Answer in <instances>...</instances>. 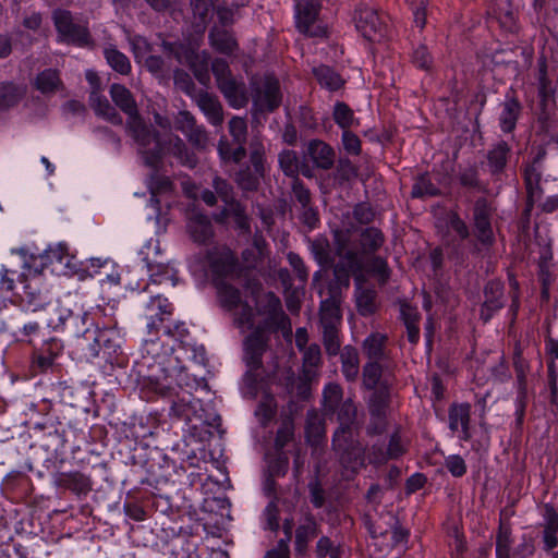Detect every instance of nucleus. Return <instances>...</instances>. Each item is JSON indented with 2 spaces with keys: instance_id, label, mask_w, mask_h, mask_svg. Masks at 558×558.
Masks as SVG:
<instances>
[{
  "instance_id": "f257e3e1",
  "label": "nucleus",
  "mask_w": 558,
  "mask_h": 558,
  "mask_svg": "<svg viewBox=\"0 0 558 558\" xmlns=\"http://www.w3.org/2000/svg\"><path fill=\"white\" fill-rule=\"evenodd\" d=\"M494 207L486 197H478L472 208L473 238L470 226L457 211H449L447 216L448 227L454 232V236H445L442 245L448 252L449 258H458L462 254V245L469 242L471 253L478 254L483 248L489 250L496 243L493 229Z\"/></svg>"
},
{
  "instance_id": "f03ea898",
  "label": "nucleus",
  "mask_w": 558,
  "mask_h": 558,
  "mask_svg": "<svg viewBox=\"0 0 558 558\" xmlns=\"http://www.w3.org/2000/svg\"><path fill=\"white\" fill-rule=\"evenodd\" d=\"M388 336L381 332H372L362 342V352L367 362L362 368L363 388H376L385 380L396 384V365L384 364L383 361L389 357L387 350Z\"/></svg>"
},
{
  "instance_id": "7ed1b4c3",
  "label": "nucleus",
  "mask_w": 558,
  "mask_h": 558,
  "mask_svg": "<svg viewBox=\"0 0 558 558\" xmlns=\"http://www.w3.org/2000/svg\"><path fill=\"white\" fill-rule=\"evenodd\" d=\"M126 129L138 145L144 165L150 169L162 166L165 146L159 132L151 124L146 123L142 116L133 121H126Z\"/></svg>"
},
{
  "instance_id": "20e7f679",
  "label": "nucleus",
  "mask_w": 558,
  "mask_h": 558,
  "mask_svg": "<svg viewBox=\"0 0 558 558\" xmlns=\"http://www.w3.org/2000/svg\"><path fill=\"white\" fill-rule=\"evenodd\" d=\"M331 447L345 470L356 473L365 466V447L360 441V429L336 428Z\"/></svg>"
},
{
  "instance_id": "39448f33",
  "label": "nucleus",
  "mask_w": 558,
  "mask_h": 558,
  "mask_svg": "<svg viewBox=\"0 0 558 558\" xmlns=\"http://www.w3.org/2000/svg\"><path fill=\"white\" fill-rule=\"evenodd\" d=\"M395 384L387 380L376 388H365L371 391L367 400L369 421L366 426L367 436H378L386 433L388 428V411L391 404V390Z\"/></svg>"
},
{
  "instance_id": "423d86ee",
  "label": "nucleus",
  "mask_w": 558,
  "mask_h": 558,
  "mask_svg": "<svg viewBox=\"0 0 558 558\" xmlns=\"http://www.w3.org/2000/svg\"><path fill=\"white\" fill-rule=\"evenodd\" d=\"M208 260L213 284L235 281L239 276L245 274V266L240 264L235 253L229 248L209 253Z\"/></svg>"
},
{
  "instance_id": "0eeeda50",
  "label": "nucleus",
  "mask_w": 558,
  "mask_h": 558,
  "mask_svg": "<svg viewBox=\"0 0 558 558\" xmlns=\"http://www.w3.org/2000/svg\"><path fill=\"white\" fill-rule=\"evenodd\" d=\"M52 19L63 41L78 47H86L93 43L88 27L85 24L75 23L70 11L59 9L53 12Z\"/></svg>"
},
{
  "instance_id": "6e6552de",
  "label": "nucleus",
  "mask_w": 558,
  "mask_h": 558,
  "mask_svg": "<svg viewBox=\"0 0 558 558\" xmlns=\"http://www.w3.org/2000/svg\"><path fill=\"white\" fill-rule=\"evenodd\" d=\"M322 10V0H299L295 4L296 28L308 37L323 38L327 28L317 24Z\"/></svg>"
},
{
  "instance_id": "1a4fd4ad",
  "label": "nucleus",
  "mask_w": 558,
  "mask_h": 558,
  "mask_svg": "<svg viewBox=\"0 0 558 558\" xmlns=\"http://www.w3.org/2000/svg\"><path fill=\"white\" fill-rule=\"evenodd\" d=\"M356 29L369 41H380L387 36L388 26L377 10L360 7L354 14Z\"/></svg>"
},
{
  "instance_id": "9d476101",
  "label": "nucleus",
  "mask_w": 558,
  "mask_h": 558,
  "mask_svg": "<svg viewBox=\"0 0 558 558\" xmlns=\"http://www.w3.org/2000/svg\"><path fill=\"white\" fill-rule=\"evenodd\" d=\"M282 102L280 84L274 75H266L263 87L257 88L253 97V110L255 113L276 111Z\"/></svg>"
},
{
  "instance_id": "9b49d317",
  "label": "nucleus",
  "mask_w": 558,
  "mask_h": 558,
  "mask_svg": "<svg viewBox=\"0 0 558 558\" xmlns=\"http://www.w3.org/2000/svg\"><path fill=\"white\" fill-rule=\"evenodd\" d=\"M545 157V150H539L531 162H527L522 169L523 182L526 191V198L539 199L543 195L542 181V160Z\"/></svg>"
},
{
  "instance_id": "f8f14e48",
  "label": "nucleus",
  "mask_w": 558,
  "mask_h": 558,
  "mask_svg": "<svg viewBox=\"0 0 558 558\" xmlns=\"http://www.w3.org/2000/svg\"><path fill=\"white\" fill-rule=\"evenodd\" d=\"M504 283L499 280H489L483 290L484 302L481 306L480 317L487 323L494 314L504 307Z\"/></svg>"
},
{
  "instance_id": "ddd939ff",
  "label": "nucleus",
  "mask_w": 558,
  "mask_h": 558,
  "mask_svg": "<svg viewBox=\"0 0 558 558\" xmlns=\"http://www.w3.org/2000/svg\"><path fill=\"white\" fill-rule=\"evenodd\" d=\"M270 338H263L259 331H252L243 340V362L253 367H263V356L269 348Z\"/></svg>"
},
{
  "instance_id": "4468645a",
  "label": "nucleus",
  "mask_w": 558,
  "mask_h": 558,
  "mask_svg": "<svg viewBox=\"0 0 558 558\" xmlns=\"http://www.w3.org/2000/svg\"><path fill=\"white\" fill-rule=\"evenodd\" d=\"M54 485L58 488L71 490L76 496H86L93 489L92 478L80 472H58L54 476Z\"/></svg>"
},
{
  "instance_id": "2eb2a0df",
  "label": "nucleus",
  "mask_w": 558,
  "mask_h": 558,
  "mask_svg": "<svg viewBox=\"0 0 558 558\" xmlns=\"http://www.w3.org/2000/svg\"><path fill=\"white\" fill-rule=\"evenodd\" d=\"M502 111L499 117L500 129L505 133H511L522 112V105L517 97V93L510 89L501 104Z\"/></svg>"
},
{
  "instance_id": "dca6fc26",
  "label": "nucleus",
  "mask_w": 558,
  "mask_h": 558,
  "mask_svg": "<svg viewBox=\"0 0 558 558\" xmlns=\"http://www.w3.org/2000/svg\"><path fill=\"white\" fill-rule=\"evenodd\" d=\"M109 94L114 106L128 116L126 121H133L141 117L136 100L128 87L119 83H113L110 86Z\"/></svg>"
},
{
  "instance_id": "f3484780",
  "label": "nucleus",
  "mask_w": 558,
  "mask_h": 558,
  "mask_svg": "<svg viewBox=\"0 0 558 558\" xmlns=\"http://www.w3.org/2000/svg\"><path fill=\"white\" fill-rule=\"evenodd\" d=\"M217 86L232 108H244L248 104L246 85L242 80L228 77Z\"/></svg>"
},
{
  "instance_id": "a211bd4d",
  "label": "nucleus",
  "mask_w": 558,
  "mask_h": 558,
  "mask_svg": "<svg viewBox=\"0 0 558 558\" xmlns=\"http://www.w3.org/2000/svg\"><path fill=\"white\" fill-rule=\"evenodd\" d=\"M320 533V526L312 513H307L304 522L295 530L294 549L298 555H305L308 550L310 542Z\"/></svg>"
},
{
  "instance_id": "6ab92c4d",
  "label": "nucleus",
  "mask_w": 558,
  "mask_h": 558,
  "mask_svg": "<svg viewBox=\"0 0 558 558\" xmlns=\"http://www.w3.org/2000/svg\"><path fill=\"white\" fill-rule=\"evenodd\" d=\"M449 428L456 433L461 425L460 438L464 441L471 439L470 422H471V405L469 403H452L448 411Z\"/></svg>"
},
{
  "instance_id": "aec40b11",
  "label": "nucleus",
  "mask_w": 558,
  "mask_h": 558,
  "mask_svg": "<svg viewBox=\"0 0 558 558\" xmlns=\"http://www.w3.org/2000/svg\"><path fill=\"white\" fill-rule=\"evenodd\" d=\"M511 156V146L506 141H499L487 151L486 159L492 177L499 178L507 168Z\"/></svg>"
},
{
  "instance_id": "412c9836",
  "label": "nucleus",
  "mask_w": 558,
  "mask_h": 558,
  "mask_svg": "<svg viewBox=\"0 0 558 558\" xmlns=\"http://www.w3.org/2000/svg\"><path fill=\"white\" fill-rule=\"evenodd\" d=\"M307 154L314 165L319 169L329 170L335 165V149L322 140L310 141L307 145Z\"/></svg>"
},
{
  "instance_id": "4be33fe9",
  "label": "nucleus",
  "mask_w": 558,
  "mask_h": 558,
  "mask_svg": "<svg viewBox=\"0 0 558 558\" xmlns=\"http://www.w3.org/2000/svg\"><path fill=\"white\" fill-rule=\"evenodd\" d=\"M36 262L37 258L34 256L27 257L26 255H19L10 259L9 266L5 269L11 276L15 277L19 282L24 283L29 276H37L41 272V269L34 266Z\"/></svg>"
},
{
  "instance_id": "5701e85b",
  "label": "nucleus",
  "mask_w": 558,
  "mask_h": 558,
  "mask_svg": "<svg viewBox=\"0 0 558 558\" xmlns=\"http://www.w3.org/2000/svg\"><path fill=\"white\" fill-rule=\"evenodd\" d=\"M208 39L216 51L226 56H231L239 49L233 32L225 28L213 27L209 31Z\"/></svg>"
},
{
  "instance_id": "b1692460",
  "label": "nucleus",
  "mask_w": 558,
  "mask_h": 558,
  "mask_svg": "<svg viewBox=\"0 0 558 558\" xmlns=\"http://www.w3.org/2000/svg\"><path fill=\"white\" fill-rule=\"evenodd\" d=\"M187 230L192 240L198 244H208L214 238L210 219L204 214H196L190 218Z\"/></svg>"
},
{
  "instance_id": "393cba45",
  "label": "nucleus",
  "mask_w": 558,
  "mask_h": 558,
  "mask_svg": "<svg viewBox=\"0 0 558 558\" xmlns=\"http://www.w3.org/2000/svg\"><path fill=\"white\" fill-rule=\"evenodd\" d=\"M329 296L322 301L319 322L322 327H340L342 314L340 308L341 295L328 294Z\"/></svg>"
},
{
  "instance_id": "a878e982",
  "label": "nucleus",
  "mask_w": 558,
  "mask_h": 558,
  "mask_svg": "<svg viewBox=\"0 0 558 558\" xmlns=\"http://www.w3.org/2000/svg\"><path fill=\"white\" fill-rule=\"evenodd\" d=\"M196 102L211 124L220 125L223 122V109L217 96L201 90L196 96Z\"/></svg>"
},
{
  "instance_id": "bb28decb",
  "label": "nucleus",
  "mask_w": 558,
  "mask_h": 558,
  "mask_svg": "<svg viewBox=\"0 0 558 558\" xmlns=\"http://www.w3.org/2000/svg\"><path fill=\"white\" fill-rule=\"evenodd\" d=\"M385 243L383 231L375 227L362 229L356 247L360 248L362 255H374Z\"/></svg>"
},
{
  "instance_id": "cd10ccee",
  "label": "nucleus",
  "mask_w": 558,
  "mask_h": 558,
  "mask_svg": "<svg viewBox=\"0 0 558 558\" xmlns=\"http://www.w3.org/2000/svg\"><path fill=\"white\" fill-rule=\"evenodd\" d=\"M302 369L306 378H318L319 368L323 365V356L319 344L311 343L307 348L303 349Z\"/></svg>"
},
{
  "instance_id": "c85d7f7f",
  "label": "nucleus",
  "mask_w": 558,
  "mask_h": 558,
  "mask_svg": "<svg viewBox=\"0 0 558 558\" xmlns=\"http://www.w3.org/2000/svg\"><path fill=\"white\" fill-rule=\"evenodd\" d=\"M401 319L407 328V338L410 343L416 344L420 340L418 322L421 314L415 306L407 302L400 304Z\"/></svg>"
},
{
  "instance_id": "c756f323",
  "label": "nucleus",
  "mask_w": 558,
  "mask_h": 558,
  "mask_svg": "<svg viewBox=\"0 0 558 558\" xmlns=\"http://www.w3.org/2000/svg\"><path fill=\"white\" fill-rule=\"evenodd\" d=\"M312 74L322 87L330 92H337L345 84V80L331 66L326 64L314 66Z\"/></svg>"
},
{
  "instance_id": "7c9ffc66",
  "label": "nucleus",
  "mask_w": 558,
  "mask_h": 558,
  "mask_svg": "<svg viewBox=\"0 0 558 558\" xmlns=\"http://www.w3.org/2000/svg\"><path fill=\"white\" fill-rule=\"evenodd\" d=\"M343 260L332 263L333 278L328 283V294L341 295L342 289H349L351 276H354V270L347 267Z\"/></svg>"
},
{
  "instance_id": "2f4dec72",
  "label": "nucleus",
  "mask_w": 558,
  "mask_h": 558,
  "mask_svg": "<svg viewBox=\"0 0 558 558\" xmlns=\"http://www.w3.org/2000/svg\"><path fill=\"white\" fill-rule=\"evenodd\" d=\"M545 523L543 532L544 549L550 551L558 545V513L550 505L545 506Z\"/></svg>"
},
{
  "instance_id": "473e14b6",
  "label": "nucleus",
  "mask_w": 558,
  "mask_h": 558,
  "mask_svg": "<svg viewBox=\"0 0 558 558\" xmlns=\"http://www.w3.org/2000/svg\"><path fill=\"white\" fill-rule=\"evenodd\" d=\"M341 371L348 381H355L360 373L359 351L353 345H345L339 353Z\"/></svg>"
},
{
  "instance_id": "72a5a7b5",
  "label": "nucleus",
  "mask_w": 558,
  "mask_h": 558,
  "mask_svg": "<svg viewBox=\"0 0 558 558\" xmlns=\"http://www.w3.org/2000/svg\"><path fill=\"white\" fill-rule=\"evenodd\" d=\"M168 153L177 158L182 166L190 169H194L198 163L196 154L191 150L185 142L178 135L170 140Z\"/></svg>"
},
{
  "instance_id": "f704fd0d",
  "label": "nucleus",
  "mask_w": 558,
  "mask_h": 558,
  "mask_svg": "<svg viewBox=\"0 0 558 558\" xmlns=\"http://www.w3.org/2000/svg\"><path fill=\"white\" fill-rule=\"evenodd\" d=\"M214 287L217 290L219 303L226 311H235L243 302L240 290L232 286L231 282H218V284H214Z\"/></svg>"
},
{
  "instance_id": "c9c22d12",
  "label": "nucleus",
  "mask_w": 558,
  "mask_h": 558,
  "mask_svg": "<svg viewBox=\"0 0 558 558\" xmlns=\"http://www.w3.org/2000/svg\"><path fill=\"white\" fill-rule=\"evenodd\" d=\"M104 57L114 72L121 75H129L132 72V64L129 57L114 45H109L104 49Z\"/></svg>"
},
{
  "instance_id": "e433bc0d",
  "label": "nucleus",
  "mask_w": 558,
  "mask_h": 558,
  "mask_svg": "<svg viewBox=\"0 0 558 558\" xmlns=\"http://www.w3.org/2000/svg\"><path fill=\"white\" fill-rule=\"evenodd\" d=\"M337 421L339 426L337 428L360 429L357 422V408L352 399L344 400L337 409Z\"/></svg>"
},
{
  "instance_id": "4c0bfd02",
  "label": "nucleus",
  "mask_w": 558,
  "mask_h": 558,
  "mask_svg": "<svg viewBox=\"0 0 558 558\" xmlns=\"http://www.w3.org/2000/svg\"><path fill=\"white\" fill-rule=\"evenodd\" d=\"M494 14L501 28L509 33L518 31L517 14L509 0H497Z\"/></svg>"
},
{
  "instance_id": "58836bf2",
  "label": "nucleus",
  "mask_w": 558,
  "mask_h": 558,
  "mask_svg": "<svg viewBox=\"0 0 558 558\" xmlns=\"http://www.w3.org/2000/svg\"><path fill=\"white\" fill-rule=\"evenodd\" d=\"M90 101L97 116L104 118L113 125H122L123 119L121 114L105 96H100L98 93L94 95V99H90Z\"/></svg>"
},
{
  "instance_id": "ea45409f",
  "label": "nucleus",
  "mask_w": 558,
  "mask_h": 558,
  "mask_svg": "<svg viewBox=\"0 0 558 558\" xmlns=\"http://www.w3.org/2000/svg\"><path fill=\"white\" fill-rule=\"evenodd\" d=\"M209 53L207 51H196V58L191 59L186 65L193 72L194 77L199 84L207 86L210 82L209 75Z\"/></svg>"
},
{
  "instance_id": "a19ab883",
  "label": "nucleus",
  "mask_w": 558,
  "mask_h": 558,
  "mask_svg": "<svg viewBox=\"0 0 558 558\" xmlns=\"http://www.w3.org/2000/svg\"><path fill=\"white\" fill-rule=\"evenodd\" d=\"M62 86L59 71L46 69L38 73L35 80V87L43 94H52Z\"/></svg>"
},
{
  "instance_id": "79ce46f5",
  "label": "nucleus",
  "mask_w": 558,
  "mask_h": 558,
  "mask_svg": "<svg viewBox=\"0 0 558 558\" xmlns=\"http://www.w3.org/2000/svg\"><path fill=\"white\" fill-rule=\"evenodd\" d=\"M325 433L326 430L324 421L314 411L308 412L305 424L307 441L312 446H318L325 438Z\"/></svg>"
},
{
  "instance_id": "37998d69",
  "label": "nucleus",
  "mask_w": 558,
  "mask_h": 558,
  "mask_svg": "<svg viewBox=\"0 0 558 558\" xmlns=\"http://www.w3.org/2000/svg\"><path fill=\"white\" fill-rule=\"evenodd\" d=\"M253 331H259V336L263 338H270L271 333H277L279 331L291 332V323L290 319L281 322L277 316L267 315L264 320L254 325Z\"/></svg>"
},
{
  "instance_id": "c03bdc74",
  "label": "nucleus",
  "mask_w": 558,
  "mask_h": 558,
  "mask_svg": "<svg viewBox=\"0 0 558 558\" xmlns=\"http://www.w3.org/2000/svg\"><path fill=\"white\" fill-rule=\"evenodd\" d=\"M512 531L509 522L500 520L496 534V557L510 558L512 545Z\"/></svg>"
},
{
  "instance_id": "a18cd8bd",
  "label": "nucleus",
  "mask_w": 558,
  "mask_h": 558,
  "mask_svg": "<svg viewBox=\"0 0 558 558\" xmlns=\"http://www.w3.org/2000/svg\"><path fill=\"white\" fill-rule=\"evenodd\" d=\"M264 177L246 165L235 173L234 181L243 192H257Z\"/></svg>"
},
{
  "instance_id": "49530a36",
  "label": "nucleus",
  "mask_w": 558,
  "mask_h": 558,
  "mask_svg": "<svg viewBox=\"0 0 558 558\" xmlns=\"http://www.w3.org/2000/svg\"><path fill=\"white\" fill-rule=\"evenodd\" d=\"M25 94L23 86L14 83H1L0 84V108L9 109L16 106Z\"/></svg>"
},
{
  "instance_id": "de8ad7c7",
  "label": "nucleus",
  "mask_w": 558,
  "mask_h": 558,
  "mask_svg": "<svg viewBox=\"0 0 558 558\" xmlns=\"http://www.w3.org/2000/svg\"><path fill=\"white\" fill-rule=\"evenodd\" d=\"M332 119L342 131L350 130L352 126L360 124L359 120L354 117V111L343 101L335 104Z\"/></svg>"
},
{
  "instance_id": "09e8293b",
  "label": "nucleus",
  "mask_w": 558,
  "mask_h": 558,
  "mask_svg": "<svg viewBox=\"0 0 558 558\" xmlns=\"http://www.w3.org/2000/svg\"><path fill=\"white\" fill-rule=\"evenodd\" d=\"M162 166L158 169H151V173L148 179V187L151 195L171 194L174 191V183L169 177L160 174Z\"/></svg>"
},
{
  "instance_id": "8fccbe9b",
  "label": "nucleus",
  "mask_w": 558,
  "mask_h": 558,
  "mask_svg": "<svg viewBox=\"0 0 558 558\" xmlns=\"http://www.w3.org/2000/svg\"><path fill=\"white\" fill-rule=\"evenodd\" d=\"M311 252L322 268H330L333 258L330 254V244L326 238H316L311 242Z\"/></svg>"
},
{
  "instance_id": "3c124183",
  "label": "nucleus",
  "mask_w": 558,
  "mask_h": 558,
  "mask_svg": "<svg viewBox=\"0 0 558 558\" xmlns=\"http://www.w3.org/2000/svg\"><path fill=\"white\" fill-rule=\"evenodd\" d=\"M277 414V402L274 396L266 393L259 401L255 415L262 426L266 427Z\"/></svg>"
},
{
  "instance_id": "603ef678",
  "label": "nucleus",
  "mask_w": 558,
  "mask_h": 558,
  "mask_svg": "<svg viewBox=\"0 0 558 558\" xmlns=\"http://www.w3.org/2000/svg\"><path fill=\"white\" fill-rule=\"evenodd\" d=\"M411 195L413 198L435 197L441 195V192L432 182L428 173H424L415 179Z\"/></svg>"
},
{
  "instance_id": "864d4df0",
  "label": "nucleus",
  "mask_w": 558,
  "mask_h": 558,
  "mask_svg": "<svg viewBox=\"0 0 558 558\" xmlns=\"http://www.w3.org/2000/svg\"><path fill=\"white\" fill-rule=\"evenodd\" d=\"M187 397H191L189 395ZM170 415L178 420L190 421L191 415L195 412V408L186 396L177 393L171 400Z\"/></svg>"
},
{
  "instance_id": "5fc2aeb1",
  "label": "nucleus",
  "mask_w": 558,
  "mask_h": 558,
  "mask_svg": "<svg viewBox=\"0 0 558 558\" xmlns=\"http://www.w3.org/2000/svg\"><path fill=\"white\" fill-rule=\"evenodd\" d=\"M279 167L282 172L293 180L300 179V160L296 151L284 149L279 154Z\"/></svg>"
},
{
  "instance_id": "6e6d98bb",
  "label": "nucleus",
  "mask_w": 558,
  "mask_h": 558,
  "mask_svg": "<svg viewBox=\"0 0 558 558\" xmlns=\"http://www.w3.org/2000/svg\"><path fill=\"white\" fill-rule=\"evenodd\" d=\"M377 292L374 289L361 290L356 295V307L360 315L367 317L376 313Z\"/></svg>"
},
{
  "instance_id": "4d7b16f0",
  "label": "nucleus",
  "mask_w": 558,
  "mask_h": 558,
  "mask_svg": "<svg viewBox=\"0 0 558 558\" xmlns=\"http://www.w3.org/2000/svg\"><path fill=\"white\" fill-rule=\"evenodd\" d=\"M323 344L329 357L337 356L341 349L340 329L339 327H322Z\"/></svg>"
},
{
  "instance_id": "13d9d810",
  "label": "nucleus",
  "mask_w": 558,
  "mask_h": 558,
  "mask_svg": "<svg viewBox=\"0 0 558 558\" xmlns=\"http://www.w3.org/2000/svg\"><path fill=\"white\" fill-rule=\"evenodd\" d=\"M343 390L338 384H328L323 393V404L327 412L335 413L339 405L343 402Z\"/></svg>"
},
{
  "instance_id": "bf43d9fd",
  "label": "nucleus",
  "mask_w": 558,
  "mask_h": 558,
  "mask_svg": "<svg viewBox=\"0 0 558 558\" xmlns=\"http://www.w3.org/2000/svg\"><path fill=\"white\" fill-rule=\"evenodd\" d=\"M232 313L233 324L236 328L251 329L253 331L255 314L254 308L247 302H242Z\"/></svg>"
},
{
  "instance_id": "052dcab7",
  "label": "nucleus",
  "mask_w": 558,
  "mask_h": 558,
  "mask_svg": "<svg viewBox=\"0 0 558 558\" xmlns=\"http://www.w3.org/2000/svg\"><path fill=\"white\" fill-rule=\"evenodd\" d=\"M360 255H362L361 251L355 246V248L343 251V254L340 256L344 259V265H349L348 267L354 270V278L357 283L363 281L362 272L364 270V264Z\"/></svg>"
},
{
  "instance_id": "680f3d73",
  "label": "nucleus",
  "mask_w": 558,
  "mask_h": 558,
  "mask_svg": "<svg viewBox=\"0 0 558 558\" xmlns=\"http://www.w3.org/2000/svg\"><path fill=\"white\" fill-rule=\"evenodd\" d=\"M357 175L359 168L349 158H339L335 170V179L339 184L350 182L357 178Z\"/></svg>"
},
{
  "instance_id": "e2e57ef3",
  "label": "nucleus",
  "mask_w": 558,
  "mask_h": 558,
  "mask_svg": "<svg viewBox=\"0 0 558 558\" xmlns=\"http://www.w3.org/2000/svg\"><path fill=\"white\" fill-rule=\"evenodd\" d=\"M247 371L243 376L244 387L252 397H255L259 390L260 383L263 381V367H253L252 365H246Z\"/></svg>"
},
{
  "instance_id": "0e129e2a",
  "label": "nucleus",
  "mask_w": 558,
  "mask_h": 558,
  "mask_svg": "<svg viewBox=\"0 0 558 558\" xmlns=\"http://www.w3.org/2000/svg\"><path fill=\"white\" fill-rule=\"evenodd\" d=\"M258 314L274 315L280 318L281 322L289 320V316L283 312L280 299L274 293L266 294V304L258 308Z\"/></svg>"
},
{
  "instance_id": "69168bd1",
  "label": "nucleus",
  "mask_w": 558,
  "mask_h": 558,
  "mask_svg": "<svg viewBox=\"0 0 558 558\" xmlns=\"http://www.w3.org/2000/svg\"><path fill=\"white\" fill-rule=\"evenodd\" d=\"M44 322L41 313L37 310L25 312L19 319V324L23 326V333L25 336L35 335L39 330V324Z\"/></svg>"
},
{
  "instance_id": "338daca9",
  "label": "nucleus",
  "mask_w": 558,
  "mask_h": 558,
  "mask_svg": "<svg viewBox=\"0 0 558 558\" xmlns=\"http://www.w3.org/2000/svg\"><path fill=\"white\" fill-rule=\"evenodd\" d=\"M289 469V457L286 451L277 452L269 458L267 473L271 476L282 477Z\"/></svg>"
},
{
  "instance_id": "774afa93",
  "label": "nucleus",
  "mask_w": 558,
  "mask_h": 558,
  "mask_svg": "<svg viewBox=\"0 0 558 558\" xmlns=\"http://www.w3.org/2000/svg\"><path fill=\"white\" fill-rule=\"evenodd\" d=\"M233 144H245L247 140V123L244 118L233 117L228 123Z\"/></svg>"
}]
</instances>
